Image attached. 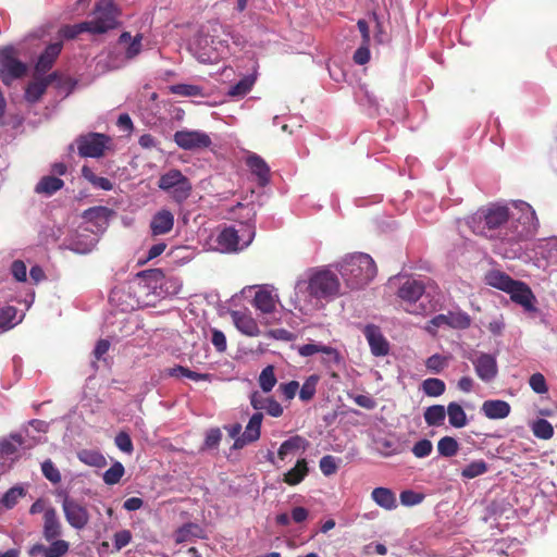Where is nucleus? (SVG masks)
Masks as SVG:
<instances>
[{"instance_id": "obj_51", "label": "nucleus", "mask_w": 557, "mask_h": 557, "mask_svg": "<svg viewBox=\"0 0 557 557\" xmlns=\"http://www.w3.org/2000/svg\"><path fill=\"white\" fill-rule=\"evenodd\" d=\"M529 385L536 394H544L548 391L544 375L539 372L530 376Z\"/></svg>"}, {"instance_id": "obj_29", "label": "nucleus", "mask_w": 557, "mask_h": 557, "mask_svg": "<svg viewBox=\"0 0 557 557\" xmlns=\"http://www.w3.org/2000/svg\"><path fill=\"white\" fill-rule=\"evenodd\" d=\"M82 176L95 188L102 190H111L113 188V184L109 178L97 176L87 165L82 168Z\"/></svg>"}, {"instance_id": "obj_22", "label": "nucleus", "mask_w": 557, "mask_h": 557, "mask_svg": "<svg viewBox=\"0 0 557 557\" xmlns=\"http://www.w3.org/2000/svg\"><path fill=\"white\" fill-rule=\"evenodd\" d=\"M372 500L385 510H393L397 507L395 493L387 487H375L371 493Z\"/></svg>"}, {"instance_id": "obj_4", "label": "nucleus", "mask_w": 557, "mask_h": 557, "mask_svg": "<svg viewBox=\"0 0 557 557\" xmlns=\"http://www.w3.org/2000/svg\"><path fill=\"white\" fill-rule=\"evenodd\" d=\"M486 284L510 295L513 302L522 306L525 311L534 312L535 296L531 288L521 281L511 278L502 271H490L485 276Z\"/></svg>"}, {"instance_id": "obj_2", "label": "nucleus", "mask_w": 557, "mask_h": 557, "mask_svg": "<svg viewBox=\"0 0 557 557\" xmlns=\"http://www.w3.org/2000/svg\"><path fill=\"white\" fill-rule=\"evenodd\" d=\"M234 218L244 219L240 221V228L237 230L233 226L225 227L216 238L219 246L223 251L234 252L246 248L255 237V218L256 210L252 203L238 202L236 206L230 209Z\"/></svg>"}, {"instance_id": "obj_59", "label": "nucleus", "mask_w": 557, "mask_h": 557, "mask_svg": "<svg viewBox=\"0 0 557 557\" xmlns=\"http://www.w3.org/2000/svg\"><path fill=\"white\" fill-rule=\"evenodd\" d=\"M137 276L147 280L149 283H158L164 277V273L161 269L144 270L137 273Z\"/></svg>"}, {"instance_id": "obj_17", "label": "nucleus", "mask_w": 557, "mask_h": 557, "mask_svg": "<svg viewBox=\"0 0 557 557\" xmlns=\"http://www.w3.org/2000/svg\"><path fill=\"white\" fill-rule=\"evenodd\" d=\"M61 42L50 44L38 58V61L35 65V74L42 75L47 73L53 66L57 58L61 53Z\"/></svg>"}, {"instance_id": "obj_9", "label": "nucleus", "mask_w": 557, "mask_h": 557, "mask_svg": "<svg viewBox=\"0 0 557 557\" xmlns=\"http://www.w3.org/2000/svg\"><path fill=\"white\" fill-rule=\"evenodd\" d=\"M26 72V64L15 58L13 48L5 47L0 51V78L4 84L22 78Z\"/></svg>"}, {"instance_id": "obj_1", "label": "nucleus", "mask_w": 557, "mask_h": 557, "mask_svg": "<svg viewBox=\"0 0 557 557\" xmlns=\"http://www.w3.org/2000/svg\"><path fill=\"white\" fill-rule=\"evenodd\" d=\"M467 224L479 236L513 245L533 237L539 220L532 207L521 202L518 216L510 215L506 206L491 205L478 210L468 219Z\"/></svg>"}, {"instance_id": "obj_53", "label": "nucleus", "mask_w": 557, "mask_h": 557, "mask_svg": "<svg viewBox=\"0 0 557 557\" xmlns=\"http://www.w3.org/2000/svg\"><path fill=\"white\" fill-rule=\"evenodd\" d=\"M79 459L87 465L101 467L106 463V459L99 453L94 451H83L79 454Z\"/></svg>"}, {"instance_id": "obj_19", "label": "nucleus", "mask_w": 557, "mask_h": 557, "mask_svg": "<svg viewBox=\"0 0 557 557\" xmlns=\"http://www.w3.org/2000/svg\"><path fill=\"white\" fill-rule=\"evenodd\" d=\"M61 523L57 515V510L52 507L45 510L44 513V537L47 541H53L61 535Z\"/></svg>"}, {"instance_id": "obj_18", "label": "nucleus", "mask_w": 557, "mask_h": 557, "mask_svg": "<svg viewBox=\"0 0 557 557\" xmlns=\"http://www.w3.org/2000/svg\"><path fill=\"white\" fill-rule=\"evenodd\" d=\"M481 410L483 414L491 419V420H497V419H505L510 413V405L500 399H491L485 400L482 404Z\"/></svg>"}, {"instance_id": "obj_40", "label": "nucleus", "mask_w": 557, "mask_h": 557, "mask_svg": "<svg viewBox=\"0 0 557 557\" xmlns=\"http://www.w3.org/2000/svg\"><path fill=\"white\" fill-rule=\"evenodd\" d=\"M487 471V465L484 460H475L467 465L462 471L461 475L467 479L476 478Z\"/></svg>"}, {"instance_id": "obj_46", "label": "nucleus", "mask_w": 557, "mask_h": 557, "mask_svg": "<svg viewBox=\"0 0 557 557\" xmlns=\"http://www.w3.org/2000/svg\"><path fill=\"white\" fill-rule=\"evenodd\" d=\"M41 471L44 476L52 484L61 482V473L50 459H47L41 463Z\"/></svg>"}, {"instance_id": "obj_60", "label": "nucleus", "mask_w": 557, "mask_h": 557, "mask_svg": "<svg viewBox=\"0 0 557 557\" xmlns=\"http://www.w3.org/2000/svg\"><path fill=\"white\" fill-rule=\"evenodd\" d=\"M317 352H322L325 356H330V360H332L333 363L341 364L343 361V358L336 348L317 344Z\"/></svg>"}, {"instance_id": "obj_26", "label": "nucleus", "mask_w": 557, "mask_h": 557, "mask_svg": "<svg viewBox=\"0 0 557 557\" xmlns=\"http://www.w3.org/2000/svg\"><path fill=\"white\" fill-rule=\"evenodd\" d=\"M424 421L429 426H441L446 418V410L443 405L428 407L423 413Z\"/></svg>"}, {"instance_id": "obj_55", "label": "nucleus", "mask_w": 557, "mask_h": 557, "mask_svg": "<svg viewBox=\"0 0 557 557\" xmlns=\"http://www.w3.org/2000/svg\"><path fill=\"white\" fill-rule=\"evenodd\" d=\"M322 473L326 476L334 474L337 471L335 459L331 455H326L320 459L319 462Z\"/></svg>"}, {"instance_id": "obj_64", "label": "nucleus", "mask_w": 557, "mask_h": 557, "mask_svg": "<svg viewBox=\"0 0 557 557\" xmlns=\"http://www.w3.org/2000/svg\"><path fill=\"white\" fill-rule=\"evenodd\" d=\"M211 342L218 351L223 352L226 350V337L222 331L213 329Z\"/></svg>"}, {"instance_id": "obj_38", "label": "nucleus", "mask_w": 557, "mask_h": 557, "mask_svg": "<svg viewBox=\"0 0 557 557\" xmlns=\"http://www.w3.org/2000/svg\"><path fill=\"white\" fill-rule=\"evenodd\" d=\"M532 432L535 437L541 440H549L554 435L553 425L545 419L536 420L532 425Z\"/></svg>"}, {"instance_id": "obj_6", "label": "nucleus", "mask_w": 557, "mask_h": 557, "mask_svg": "<svg viewBox=\"0 0 557 557\" xmlns=\"http://www.w3.org/2000/svg\"><path fill=\"white\" fill-rule=\"evenodd\" d=\"M158 187L178 205L185 202L193 191L190 180L177 169H171L163 173L158 180Z\"/></svg>"}, {"instance_id": "obj_15", "label": "nucleus", "mask_w": 557, "mask_h": 557, "mask_svg": "<svg viewBox=\"0 0 557 557\" xmlns=\"http://www.w3.org/2000/svg\"><path fill=\"white\" fill-rule=\"evenodd\" d=\"M231 318L236 329L244 335L253 337L260 334V329L257 321L251 317L250 313L239 310L231 311Z\"/></svg>"}, {"instance_id": "obj_50", "label": "nucleus", "mask_w": 557, "mask_h": 557, "mask_svg": "<svg viewBox=\"0 0 557 557\" xmlns=\"http://www.w3.org/2000/svg\"><path fill=\"white\" fill-rule=\"evenodd\" d=\"M399 497H400V503L404 506H414V505H418V504L422 503V500L424 499V495L423 494L417 493V492L411 491V490L403 491L400 493Z\"/></svg>"}, {"instance_id": "obj_3", "label": "nucleus", "mask_w": 557, "mask_h": 557, "mask_svg": "<svg viewBox=\"0 0 557 557\" xmlns=\"http://www.w3.org/2000/svg\"><path fill=\"white\" fill-rule=\"evenodd\" d=\"M339 273L349 288H361L374 278L376 265L369 255L359 252L342 261Z\"/></svg>"}, {"instance_id": "obj_16", "label": "nucleus", "mask_w": 557, "mask_h": 557, "mask_svg": "<svg viewBox=\"0 0 557 557\" xmlns=\"http://www.w3.org/2000/svg\"><path fill=\"white\" fill-rule=\"evenodd\" d=\"M174 226V215L170 210L161 209L151 219L150 231L153 236L168 234Z\"/></svg>"}, {"instance_id": "obj_56", "label": "nucleus", "mask_w": 557, "mask_h": 557, "mask_svg": "<svg viewBox=\"0 0 557 557\" xmlns=\"http://www.w3.org/2000/svg\"><path fill=\"white\" fill-rule=\"evenodd\" d=\"M115 445L124 453L131 454L134 449L131 436L126 432H120L115 436Z\"/></svg>"}, {"instance_id": "obj_52", "label": "nucleus", "mask_w": 557, "mask_h": 557, "mask_svg": "<svg viewBox=\"0 0 557 557\" xmlns=\"http://www.w3.org/2000/svg\"><path fill=\"white\" fill-rule=\"evenodd\" d=\"M432 449H433V445H432L431 441L423 438V440L418 441L413 445L412 454L417 458H424V457H428L432 453Z\"/></svg>"}, {"instance_id": "obj_63", "label": "nucleus", "mask_w": 557, "mask_h": 557, "mask_svg": "<svg viewBox=\"0 0 557 557\" xmlns=\"http://www.w3.org/2000/svg\"><path fill=\"white\" fill-rule=\"evenodd\" d=\"M222 438L220 429H210L206 435L205 446L207 448H215Z\"/></svg>"}, {"instance_id": "obj_13", "label": "nucleus", "mask_w": 557, "mask_h": 557, "mask_svg": "<svg viewBox=\"0 0 557 557\" xmlns=\"http://www.w3.org/2000/svg\"><path fill=\"white\" fill-rule=\"evenodd\" d=\"M371 354L375 357H383L389 352V344L381 332V329L374 324H368L363 329Z\"/></svg>"}, {"instance_id": "obj_37", "label": "nucleus", "mask_w": 557, "mask_h": 557, "mask_svg": "<svg viewBox=\"0 0 557 557\" xmlns=\"http://www.w3.org/2000/svg\"><path fill=\"white\" fill-rule=\"evenodd\" d=\"M26 491L22 486H13L9 488L2 496L0 503L7 508L12 509L18 499L25 496Z\"/></svg>"}, {"instance_id": "obj_20", "label": "nucleus", "mask_w": 557, "mask_h": 557, "mask_svg": "<svg viewBox=\"0 0 557 557\" xmlns=\"http://www.w3.org/2000/svg\"><path fill=\"white\" fill-rule=\"evenodd\" d=\"M248 168L251 173L255 174L261 186H264L270 181V168L265 163V161L258 154H251L247 158L246 161Z\"/></svg>"}, {"instance_id": "obj_58", "label": "nucleus", "mask_w": 557, "mask_h": 557, "mask_svg": "<svg viewBox=\"0 0 557 557\" xmlns=\"http://www.w3.org/2000/svg\"><path fill=\"white\" fill-rule=\"evenodd\" d=\"M11 273L18 282H25L27 277V269L22 260L13 261L11 265Z\"/></svg>"}, {"instance_id": "obj_5", "label": "nucleus", "mask_w": 557, "mask_h": 557, "mask_svg": "<svg viewBox=\"0 0 557 557\" xmlns=\"http://www.w3.org/2000/svg\"><path fill=\"white\" fill-rule=\"evenodd\" d=\"M91 15L87 21L90 34L99 35L117 27L121 11L112 0H98Z\"/></svg>"}, {"instance_id": "obj_34", "label": "nucleus", "mask_w": 557, "mask_h": 557, "mask_svg": "<svg viewBox=\"0 0 557 557\" xmlns=\"http://www.w3.org/2000/svg\"><path fill=\"white\" fill-rule=\"evenodd\" d=\"M422 389L428 396L438 397L445 393L446 385L444 381L440 379L430 377L423 381Z\"/></svg>"}, {"instance_id": "obj_54", "label": "nucleus", "mask_w": 557, "mask_h": 557, "mask_svg": "<svg viewBox=\"0 0 557 557\" xmlns=\"http://www.w3.org/2000/svg\"><path fill=\"white\" fill-rule=\"evenodd\" d=\"M376 445H377L379 451L385 457L395 455L399 451L396 444L388 438L377 440Z\"/></svg>"}, {"instance_id": "obj_24", "label": "nucleus", "mask_w": 557, "mask_h": 557, "mask_svg": "<svg viewBox=\"0 0 557 557\" xmlns=\"http://www.w3.org/2000/svg\"><path fill=\"white\" fill-rule=\"evenodd\" d=\"M308 472L307 460L299 459L295 467L284 474L283 481L290 486L297 485L307 476Z\"/></svg>"}, {"instance_id": "obj_11", "label": "nucleus", "mask_w": 557, "mask_h": 557, "mask_svg": "<svg viewBox=\"0 0 557 557\" xmlns=\"http://www.w3.org/2000/svg\"><path fill=\"white\" fill-rule=\"evenodd\" d=\"M62 509L67 523L77 530L84 529L89 521V513L85 506L77 500L65 496L62 503Z\"/></svg>"}, {"instance_id": "obj_21", "label": "nucleus", "mask_w": 557, "mask_h": 557, "mask_svg": "<svg viewBox=\"0 0 557 557\" xmlns=\"http://www.w3.org/2000/svg\"><path fill=\"white\" fill-rule=\"evenodd\" d=\"M308 445L309 443L305 437L300 435L292 436L281 444L277 456L281 460H285L288 455H293L298 450H306Z\"/></svg>"}, {"instance_id": "obj_42", "label": "nucleus", "mask_w": 557, "mask_h": 557, "mask_svg": "<svg viewBox=\"0 0 557 557\" xmlns=\"http://www.w3.org/2000/svg\"><path fill=\"white\" fill-rule=\"evenodd\" d=\"M89 24L87 21L75 24V25H66L63 28H61L60 33L63 38L65 39H74L79 34L83 33H90V28L88 26Z\"/></svg>"}, {"instance_id": "obj_35", "label": "nucleus", "mask_w": 557, "mask_h": 557, "mask_svg": "<svg viewBox=\"0 0 557 557\" xmlns=\"http://www.w3.org/2000/svg\"><path fill=\"white\" fill-rule=\"evenodd\" d=\"M319 381L320 376L317 374H312L306 379L299 391V398L302 401H310L314 397Z\"/></svg>"}, {"instance_id": "obj_62", "label": "nucleus", "mask_w": 557, "mask_h": 557, "mask_svg": "<svg viewBox=\"0 0 557 557\" xmlns=\"http://www.w3.org/2000/svg\"><path fill=\"white\" fill-rule=\"evenodd\" d=\"M299 388V383L297 381H290L288 383H282L278 386V391L285 397V399L290 400L295 397L297 391Z\"/></svg>"}, {"instance_id": "obj_49", "label": "nucleus", "mask_w": 557, "mask_h": 557, "mask_svg": "<svg viewBox=\"0 0 557 557\" xmlns=\"http://www.w3.org/2000/svg\"><path fill=\"white\" fill-rule=\"evenodd\" d=\"M447 366V358L441 355H432L425 361V367L433 373H440Z\"/></svg>"}, {"instance_id": "obj_45", "label": "nucleus", "mask_w": 557, "mask_h": 557, "mask_svg": "<svg viewBox=\"0 0 557 557\" xmlns=\"http://www.w3.org/2000/svg\"><path fill=\"white\" fill-rule=\"evenodd\" d=\"M17 309L13 306H7L0 309V330L5 331L14 325Z\"/></svg>"}, {"instance_id": "obj_12", "label": "nucleus", "mask_w": 557, "mask_h": 557, "mask_svg": "<svg viewBox=\"0 0 557 557\" xmlns=\"http://www.w3.org/2000/svg\"><path fill=\"white\" fill-rule=\"evenodd\" d=\"M475 374L483 382H492L498 374V366L496 358L486 352H480L475 358L470 359Z\"/></svg>"}, {"instance_id": "obj_44", "label": "nucleus", "mask_w": 557, "mask_h": 557, "mask_svg": "<svg viewBox=\"0 0 557 557\" xmlns=\"http://www.w3.org/2000/svg\"><path fill=\"white\" fill-rule=\"evenodd\" d=\"M471 325V318L466 312H449L448 326L454 329H468Z\"/></svg>"}, {"instance_id": "obj_61", "label": "nucleus", "mask_w": 557, "mask_h": 557, "mask_svg": "<svg viewBox=\"0 0 557 557\" xmlns=\"http://www.w3.org/2000/svg\"><path fill=\"white\" fill-rule=\"evenodd\" d=\"M141 40H143V35L141 34H137L133 39L132 41L129 42L127 49H126V52H125V55L127 59H134L135 57H137L140 51H141Z\"/></svg>"}, {"instance_id": "obj_14", "label": "nucleus", "mask_w": 557, "mask_h": 557, "mask_svg": "<svg viewBox=\"0 0 557 557\" xmlns=\"http://www.w3.org/2000/svg\"><path fill=\"white\" fill-rule=\"evenodd\" d=\"M425 286L421 281L407 278L398 288L397 297L408 305L416 304L424 294Z\"/></svg>"}, {"instance_id": "obj_31", "label": "nucleus", "mask_w": 557, "mask_h": 557, "mask_svg": "<svg viewBox=\"0 0 557 557\" xmlns=\"http://www.w3.org/2000/svg\"><path fill=\"white\" fill-rule=\"evenodd\" d=\"M112 213L111 209L98 206L85 210L83 216L90 222L106 223Z\"/></svg>"}, {"instance_id": "obj_8", "label": "nucleus", "mask_w": 557, "mask_h": 557, "mask_svg": "<svg viewBox=\"0 0 557 557\" xmlns=\"http://www.w3.org/2000/svg\"><path fill=\"white\" fill-rule=\"evenodd\" d=\"M111 144V137L102 133H87L76 138L78 154L82 158H101Z\"/></svg>"}, {"instance_id": "obj_28", "label": "nucleus", "mask_w": 557, "mask_h": 557, "mask_svg": "<svg viewBox=\"0 0 557 557\" xmlns=\"http://www.w3.org/2000/svg\"><path fill=\"white\" fill-rule=\"evenodd\" d=\"M46 91L45 83L40 78H35L26 86L24 98L28 103L34 104L41 99Z\"/></svg>"}, {"instance_id": "obj_30", "label": "nucleus", "mask_w": 557, "mask_h": 557, "mask_svg": "<svg viewBox=\"0 0 557 557\" xmlns=\"http://www.w3.org/2000/svg\"><path fill=\"white\" fill-rule=\"evenodd\" d=\"M166 372H168L169 376H173V377L185 376L193 381H210L211 380V374L198 373V372L191 371L190 369L183 367V366H175L173 368L168 369Z\"/></svg>"}, {"instance_id": "obj_48", "label": "nucleus", "mask_w": 557, "mask_h": 557, "mask_svg": "<svg viewBox=\"0 0 557 557\" xmlns=\"http://www.w3.org/2000/svg\"><path fill=\"white\" fill-rule=\"evenodd\" d=\"M171 91L183 97H197L201 95V88L196 85L177 84L171 86Z\"/></svg>"}, {"instance_id": "obj_33", "label": "nucleus", "mask_w": 557, "mask_h": 557, "mask_svg": "<svg viewBox=\"0 0 557 557\" xmlns=\"http://www.w3.org/2000/svg\"><path fill=\"white\" fill-rule=\"evenodd\" d=\"M259 386L264 393H269L275 386L277 380L275 376V369L273 366H267L259 375Z\"/></svg>"}, {"instance_id": "obj_36", "label": "nucleus", "mask_w": 557, "mask_h": 557, "mask_svg": "<svg viewBox=\"0 0 557 557\" xmlns=\"http://www.w3.org/2000/svg\"><path fill=\"white\" fill-rule=\"evenodd\" d=\"M459 449L458 442L451 436H444L437 443L438 454L443 457H453Z\"/></svg>"}, {"instance_id": "obj_47", "label": "nucleus", "mask_w": 557, "mask_h": 557, "mask_svg": "<svg viewBox=\"0 0 557 557\" xmlns=\"http://www.w3.org/2000/svg\"><path fill=\"white\" fill-rule=\"evenodd\" d=\"M51 545L46 547V557H62L69 550L70 544L64 540H53Z\"/></svg>"}, {"instance_id": "obj_41", "label": "nucleus", "mask_w": 557, "mask_h": 557, "mask_svg": "<svg viewBox=\"0 0 557 557\" xmlns=\"http://www.w3.org/2000/svg\"><path fill=\"white\" fill-rule=\"evenodd\" d=\"M124 472L125 469L123 465L121 462H115L103 473V481L108 485H114L120 482Z\"/></svg>"}, {"instance_id": "obj_10", "label": "nucleus", "mask_w": 557, "mask_h": 557, "mask_svg": "<svg viewBox=\"0 0 557 557\" xmlns=\"http://www.w3.org/2000/svg\"><path fill=\"white\" fill-rule=\"evenodd\" d=\"M174 143L184 150L203 149L211 146L212 140L201 131L182 129L174 134Z\"/></svg>"}, {"instance_id": "obj_32", "label": "nucleus", "mask_w": 557, "mask_h": 557, "mask_svg": "<svg viewBox=\"0 0 557 557\" xmlns=\"http://www.w3.org/2000/svg\"><path fill=\"white\" fill-rule=\"evenodd\" d=\"M262 419L263 414L261 412L253 413L246 426L245 432L243 433L251 443L258 441L260 437Z\"/></svg>"}, {"instance_id": "obj_57", "label": "nucleus", "mask_w": 557, "mask_h": 557, "mask_svg": "<svg viewBox=\"0 0 557 557\" xmlns=\"http://www.w3.org/2000/svg\"><path fill=\"white\" fill-rule=\"evenodd\" d=\"M132 541V533L129 530H121L114 534V548L121 550L123 547L128 545Z\"/></svg>"}, {"instance_id": "obj_7", "label": "nucleus", "mask_w": 557, "mask_h": 557, "mask_svg": "<svg viewBox=\"0 0 557 557\" xmlns=\"http://www.w3.org/2000/svg\"><path fill=\"white\" fill-rule=\"evenodd\" d=\"M308 293L315 299H333L341 295L339 280L330 270H318L309 277Z\"/></svg>"}, {"instance_id": "obj_23", "label": "nucleus", "mask_w": 557, "mask_h": 557, "mask_svg": "<svg viewBox=\"0 0 557 557\" xmlns=\"http://www.w3.org/2000/svg\"><path fill=\"white\" fill-rule=\"evenodd\" d=\"M64 186V181L54 176H42L35 186V193L45 196H52Z\"/></svg>"}, {"instance_id": "obj_27", "label": "nucleus", "mask_w": 557, "mask_h": 557, "mask_svg": "<svg viewBox=\"0 0 557 557\" xmlns=\"http://www.w3.org/2000/svg\"><path fill=\"white\" fill-rule=\"evenodd\" d=\"M446 413L448 416L450 425L454 428L460 429L467 425V414L459 404L454 401L449 403Z\"/></svg>"}, {"instance_id": "obj_25", "label": "nucleus", "mask_w": 557, "mask_h": 557, "mask_svg": "<svg viewBox=\"0 0 557 557\" xmlns=\"http://www.w3.org/2000/svg\"><path fill=\"white\" fill-rule=\"evenodd\" d=\"M253 306L262 313H271L275 309V300L271 292L258 290L252 300Z\"/></svg>"}, {"instance_id": "obj_39", "label": "nucleus", "mask_w": 557, "mask_h": 557, "mask_svg": "<svg viewBox=\"0 0 557 557\" xmlns=\"http://www.w3.org/2000/svg\"><path fill=\"white\" fill-rule=\"evenodd\" d=\"M200 528L196 523H185L174 534L177 544L189 541L193 536H197Z\"/></svg>"}, {"instance_id": "obj_43", "label": "nucleus", "mask_w": 557, "mask_h": 557, "mask_svg": "<svg viewBox=\"0 0 557 557\" xmlns=\"http://www.w3.org/2000/svg\"><path fill=\"white\" fill-rule=\"evenodd\" d=\"M255 83V79L250 76H245L237 84L232 86L228 90V95L232 97H243L248 94Z\"/></svg>"}]
</instances>
